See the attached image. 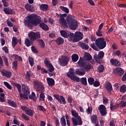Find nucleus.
<instances>
[{"label":"nucleus","instance_id":"obj_1","mask_svg":"<svg viewBox=\"0 0 126 126\" xmlns=\"http://www.w3.org/2000/svg\"><path fill=\"white\" fill-rule=\"evenodd\" d=\"M66 17V14H62L59 19V23L63 26L64 28H68V26L71 30H76L78 27V23L75 21V18L72 15H68L66 17V20L64 19ZM67 21V22H66Z\"/></svg>","mask_w":126,"mask_h":126},{"label":"nucleus","instance_id":"obj_2","mask_svg":"<svg viewBox=\"0 0 126 126\" xmlns=\"http://www.w3.org/2000/svg\"><path fill=\"white\" fill-rule=\"evenodd\" d=\"M60 33L64 38H67L69 36V40L70 42H73L74 43H76V42L83 39V34L80 32H76L74 34L72 32L62 30L60 31Z\"/></svg>","mask_w":126,"mask_h":126},{"label":"nucleus","instance_id":"obj_3","mask_svg":"<svg viewBox=\"0 0 126 126\" xmlns=\"http://www.w3.org/2000/svg\"><path fill=\"white\" fill-rule=\"evenodd\" d=\"M75 74H77V75L82 76L85 74V71L84 70H82L81 69H77L74 72V69L70 68L69 70V72L67 73L66 76L67 77H69L71 80L73 81H76V82H79L80 79L79 77H76Z\"/></svg>","mask_w":126,"mask_h":126},{"label":"nucleus","instance_id":"obj_4","mask_svg":"<svg viewBox=\"0 0 126 126\" xmlns=\"http://www.w3.org/2000/svg\"><path fill=\"white\" fill-rule=\"evenodd\" d=\"M28 20H25L24 23L26 26L28 27H32L33 25L37 26L41 23V19L35 14L30 15L28 16Z\"/></svg>","mask_w":126,"mask_h":126},{"label":"nucleus","instance_id":"obj_5","mask_svg":"<svg viewBox=\"0 0 126 126\" xmlns=\"http://www.w3.org/2000/svg\"><path fill=\"white\" fill-rule=\"evenodd\" d=\"M95 45L98 49H104L107 46V42L105 40V38L100 37L97 38L95 41Z\"/></svg>","mask_w":126,"mask_h":126},{"label":"nucleus","instance_id":"obj_6","mask_svg":"<svg viewBox=\"0 0 126 126\" xmlns=\"http://www.w3.org/2000/svg\"><path fill=\"white\" fill-rule=\"evenodd\" d=\"M28 36L29 39H30L31 41L32 42H34L35 40L41 38V34H40V32H31L28 34Z\"/></svg>","mask_w":126,"mask_h":126},{"label":"nucleus","instance_id":"obj_7","mask_svg":"<svg viewBox=\"0 0 126 126\" xmlns=\"http://www.w3.org/2000/svg\"><path fill=\"white\" fill-rule=\"evenodd\" d=\"M59 62L60 64L63 66H65L69 62V57L65 56H63L59 58Z\"/></svg>","mask_w":126,"mask_h":126},{"label":"nucleus","instance_id":"obj_8","mask_svg":"<svg viewBox=\"0 0 126 126\" xmlns=\"http://www.w3.org/2000/svg\"><path fill=\"white\" fill-rule=\"evenodd\" d=\"M33 87L34 89H36V91L39 92L44 91V86L38 81H34L33 82Z\"/></svg>","mask_w":126,"mask_h":126},{"label":"nucleus","instance_id":"obj_9","mask_svg":"<svg viewBox=\"0 0 126 126\" xmlns=\"http://www.w3.org/2000/svg\"><path fill=\"white\" fill-rule=\"evenodd\" d=\"M72 122L74 126H81L83 124L82 119L80 117L77 118H72Z\"/></svg>","mask_w":126,"mask_h":126},{"label":"nucleus","instance_id":"obj_10","mask_svg":"<svg viewBox=\"0 0 126 126\" xmlns=\"http://www.w3.org/2000/svg\"><path fill=\"white\" fill-rule=\"evenodd\" d=\"M113 72L116 75L122 76L125 73V70L121 67H116L113 70Z\"/></svg>","mask_w":126,"mask_h":126},{"label":"nucleus","instance_id":"obj_11","mask_svg":"<svg viewBox=\"0 0 126 126\" xmlns=\"http://www.w3.org/2000/svg\"><path fill=\"white\" fill-rule=\"evenodd\" d=\"M22 91L24 93V96H28L30 94V90L29 87L25 84L22 85Z\"/></svg>","mask_w":126,"mask_h":126},{"label":"nucleus","instance_id":"obj_12","mask_svg":"<svg viewBox=\"0 0 126 126\" xmlns=\"http://www.w3.org/2000/svg\"><path fill=\"white\" fill-rule=\"evenodd\" d=\"M54 96L61 104H65V99L63 96H60L59 94H54Z\"/></svg>","mask_w":126,"mask_h":126},{"label":"nucleus","instance_id":"obj_13","mask_svg":"<svg viewBox=\"0 0 126 126\" xmlns=\"http://www.w3.org/2000/svg\"><path fill=\"white\" fill-rule=\"evenodd\" d=\"M25 77L27 80H29V81H30V79H31V78H34V77H35V75L32 71L29 70L27 71Z\"/></svg>","mask_w":126,"mask_h":126},{"label":"nucleus","instance_id":"obj_14","mask_svg":"<svg viewBox=\"0 0 126 126\" xmlns=\"http://www.w3.org/2000/svg\"><path fill=\"white\" fill-rule=\"evenodd\" d=\"M101 116H105L107 114V109L104 105H100L98 108Z\"/></svg>","mask_w":126,"mask_h":126},{"label":"nucleus","instance_id":"obj_15","mask_svg":"<svg viewBox=\"0 0 126 126\" xmlns=\"http://www.w3.org/2000/svg\"><path fill=\"white\" fill-rule=\"evenodd\" d=\"M47 67H48V70L50 71V72L48 73L50 76H54L56 75V73L53 72L55 70V67H54V66H53L52 64H50V65H48Z\"/></svg>","mask_w":126,"mask_h":126},{"label":"nucleus","instance_id":"obj_16","mask_svg":"<svg viewBox=\"0 0 126 126\" xmlns=\"http://www.w3.org/2000/svg\"><path fill=\"white\" fill-rule=\"evenodd\" d=\"M1 73H2L3 76H5L7 78L11 77L12 73L10 71L8 70L2 69L1 71Z\"/></svg>","mask_w":126,"mask_h":126},{"label":"nucleus","instance_id":"obj_17","mask_svg":"<svg viewBox=\"0 0 126 126\" xmlns=\"http://www.w3.org/2000/svg\"><path fill=\"white\" fill-rule=\"evenodd\" d=\"M3 11L4 12H5L6 14H10L11 15L15 14V12L14 11V10L8 7L4 8Z\"/></svg>","mask_w":126,"mask_h":126},{"label":"nucleus","instance_id":"obj_18","mask_svg":"<svg viewBox=\"0 0 126 126\" xmlns=\"http://www.w3.org/2000/svg\"><path fill=\"white\" fill-rule=\"evenodd\" d=\"M14 86H16V87H17V88L18 89V91L20 95V97L22 98H24V97H25L24 95H23L22 94H21V85H20L17 83H14Z\"/></svg>","mask_w":126,"mask_h":126},{"label":"nucleus","instance_id":"obj_19","mask_svg":"<svg viewBox=\"0 0 126 126\" xmlns=\"http://www.w3.org/2000/svg\"><path fill=\"white\" fill-rule=\"evenodd\" d=\"M46 80L47 81V83L49 86L53 87L55 85V80H54L53 79H52L51 78H47L46 79Z\"/></svg>","mask_w":126,"mask_h":126},{"label":"nucleus","instance_id":"obj_20","mask_svg":"<svg viewBox=\"0 0 126 126\" xmlns=\"http://www.w3.org/2000/svg\"><path fill=\"white\" fill-rule=\"evenodd\" d=\"M78 46H79V47H81V48H82L84 50H88V49H89V46H88V45L85 43H83L82 42H78Z\"/></svg>","mask_w":126,"mask_h":126},{"label":"nucleus","instance_id":"obj_21","mask_svg":"<svg viewBox=\"0 0 126 126\" xmlns=\"http://www.w3.org/2000/svg\"><path fill=\"white\" fill-rule=\"evenodd\" d=\"M105 87L107 91L111 92L113 90V87L112 86V84L111 83L107 82L106 83Z\"/></svg>","mask_w":126,"mask_h":126},{"label":"nucleus","instance_id":"obj_22","mask_svg":"<svg viewBox=\"0 0 126 126\" xmlns=\"http://www.w3.org/2000/svg\"><path fill=\"white\" fill-rule=\"evenodd\" d=\"M110 63H111V64H113V65H115V66H119L120 64H121L119 61L114 59H111L110 60Z\"/></svg>","mask_w":126,"mask_h":126},{"label":"nucleus","instance_id":"obj_23","mask_svg":"<svg viewBox=\"0 0 126 126\" xmlns=\"http://www.w3.org/2000/svg\"><path fill=\"white\" fill-rule=\"evenodd\" d=\"M86 63L84 61V59L83 58L80 57L79 61L78 62V64L79 66H85Z\"/></svg>","mask_w":126,"mask_h":126},{"label":"nucleus","instance_id":"obj_24","mask_svg":"<svg viewBox=\"0 0 126 126\" xmlns=\"http://www.w3.org/2000/svg\"><path fill=\"white\" fill-rule=\"evenodd\" d=\"M25 8L27 10H29V11H32V12L35 11V9H34V7H33V6L29 4H27L25 5Z\"/></svg>","mask_w":126,"mask_h":126},{"label":"nucleus","instance_id":"obj_25","mask_svg":"<svg viewBox=\"0 0 126 126\" xmlns=\"http://www.w3.org/2000/svg\"><path fill=\"white\" fill-rule=\"evenodd\" d=\"M40 8L43 11H47V10H49V6L46 4H42L40 6Z\"/></svg>","mask_w":126,"mask_h":126},{"label":"nucleus","instance_id":"obj_26","mask_svg":"<svg viewBox=\"0 0 126 126\" xmlns=\"http://www.w3.org/2000/svg\"><path fill=\"white\" fill-rule=\"evenodd\" d=\"M84 60L86 61H91L92 60V56L89 53H85Z\"/></svg>","mask_w":126,"mask_h":126},{"label":"nucleus","instance_id":"obj_27","mask_svg":"<svg viewBox=\"0 0 126 126\" xmlns=\"http://www.w3.org/2000/svg\"><path fill=\"white\" fill-rule=\"evenodd\" d=\"M56 42L57 45H58L59 46H61V45L63 44L64 40H63V38L62 37H59L56 39Z\"/></svg>","mask_w":126,"mask_h":126},{"label":"nucleus","instance_id":"obj_28","mask_svg":"<svg viewBox=\"0 0 126 126\" xmlns=\"http://www.w3.org/2000/svg\"><path fill=\"white\" fill-rule=\"evenodd\" d=\"M17 43H18V39L15 37H13L12 39V46L13 48L17 45Z\"/></svg>","mask_w":126,"mask_h":126},{"label":"nucleus","instance_id":"obj_29","mask_svg":"<svg viewBox=\"0 0 126 126\" xmlns=\"http://www.w3.org/2000/svg\"><path fill=\"white\" fill-rule=\"evenodd\" d=\"M71 59L72 61L74 62V63H75L77 62V61H78V59H79V57H78V55H77V54H74L72 55Z\"/></svg>","mask_w":126,"mask_h":126},{"label":"nucleus","instance_id":"obj_30","mask_svg":"<svg viewBox=\"0 0 126 126\" xmlns=\"http://www.w3.org/2000/svg\"><path fill=\"white\" fill-rule=\"evenodd\" d=\"M97 116L94 115H92L91 116V120L92 123H93V124H97Z\"/></svg>","mask_w":126,"mask_h":126},{"label":"nucleus","instance_id":"obj_31","mask_svg":"<svg viewBox=\"0 0 126 126\" xmlns=\"http://www.w3.org/2000/svg\"><path fill=\"white\" fill-rule=\"evenodd\" d=\"M39 26L43 30H45L46 31H48V30H49V27L45 24L41 23L39 25Z\"/></svg>","mask_w":126,"mask_h":126},{"label":"nucleus","instance_id":"obj_32","mask_svg":"<svg viewBox=\"0 0 126 126\" xmlns=\"http://www.w3.org/2000/svg\"><path fill=\"white\" fill-rule=\"evenodd\" d=\"M94 59L96 63H101V60H102V59L100 58V57L97 54L94 55Z\"/></svg>","mask_w":126,"mask_h":126},{"label":"nucleus","instance_id":"obj_33","mask_svg":"<svg viewBox=\"0 0 126 126\" xmlns=\"http://www.w3.org/2000/svg\"><path fill=\"white\" fill-rule=\"evenodd\" d=\"M26 114L30 116V117H32L34 115V111L32 110V109H28L26 111Z\"/></svg>","mask_w":126,"mask_h":126},{"label":"nucleus","instance_id":"obj_34","mask_svg":"<svg viewBox=\"0 0 126 126\" xmlns=\"http://www.w3.org/2000/svg\"><path fill=\"white\" fill-rule=\"evenodd\" d=\"M80 82L83 85L86 86L87 85V79L86 77H83L80 79Z\"/></svg>","mask_w":126,"mask_h":126},{"label":"nucleus","instance_id":"obj_35","mask_svg":"<svg viewBox=\"0 0 126 126\" xmlns=\"http://www.w3.org/2000/svg\"><path fill=\"white\" fill-rule=\"evenodd\" d=\"M83 67H84V69L85 70H90V69L92 68V65L88 63H86L85 66H84Z\"/></svg>","mask_w":126,"mask_h":126},{"label":"nucleus","instance_id":"obj_36","mask_svg":"<svg viewBox=\"0 0 126 126\" xmlns=\"http://www.w3.org/2000/svg\"><path fill=\"white\" fill-rule=\"evenodd\" d=\"M71 114H72V115L73 116V117H74V118H75V119H76V118L80 117L79 115H78V113H77L76 112V111H75V110H72Z\"/></svg>","mask_w":126,"mask_h":126},{"label":"nucleus","instance_id":"obj_37","mask_svg":"<svg viewBox=\"0 0 126 126\" xmlns=\"http://www.w3.org/2000/svg\"><path fill=\"white\" fill-rule=\"evenodd\" d=\"M25 44L27 46V47H30V46H32L33 45V43L31 42L30 40L29 39L27 38L25 41Z\"/></svg>","mask_w":126,"mask_h":126},{"label":"nucleus","instance_id":"obj_38","mask_svg":"<svg viewBox=\"0 0 126 126\" xmlns=\"http://www.w3.org/2000/svg\"><path fill=\"white\" fill-rule=\"evenodd\" d=\"M60 9H61V10H63V11H64V12H65V13H68V12H69V9H68V8L61 6L60 7Z\"/></svg>","mask_w":126,"mask_h":126},{"label":"nucleus","instance_id":"obj_39","mask_svg":"<svg viewBox=\"0 0 126 126\" xmlns=\"http://www.w3.org/2000/svg\"><path fill=\"white\" fill-rule=\"evenodd\" d=\"M29 62L30 65L33 66L34 65V58L29 57Z\"/></svg>","mask_w":126,"mask_h":126},{"label":"nucleus","instance_id":"obj_40","mask_svg":"<svg viewBox=\"0 0 126 126\" xmlns=\"http://www.w3.org/2000/svg\"><path fill=\"white\" fill-rule=\"evenodd\" d=\"M39 44L42 49H44L45 48V42H44L43 40L39 39L38 40Z\"/></svg>","mask_w":126,"mask_h":126},{"label":"nucleus","instance_id":"obj_41","mask_svg":"<svg viewBox=\"0 0 126 126\" xmlns=\"http://www.w3.org/2000/svg\"><path fill=\"white\" fill-rule=\"evenodd\" d=\"M60 122L62 126H66V122L65 121V119H64V118L63 117L61 118Z\"/></svg>","mask_w":126,"mask_h":126},{"label":"nucleus","instance_id":"obj_42","mask_svg":"<svg viewBox=\"0 0 126 126\" xmlns=\"http://www.w3.org/2000/svg\"><path fill=\"white\" fill-rule=\"evenodd\" d=\"M13 59H15L16 61H22V58L20 56H18L15 54L12 55Z\"/></svg>","mask_w":126,"mask_h":126},{"label":"nucleus","instance_id":"obj_43","mask_svg":"<svg viewBox=\"0 0 126 126\" xmlns=\"http://www.w3.org/2000/svg\"><path fill=\"white\" fill-rule=\"evenodd\" d=\"M119 106L120 107H126V101H125V100H124V98H122V100L119 103Z\"/></svg>","mask_w":126,"mask_h":126},{"label":"nucleus","instance_id":"obj_44","mask_svg":"<svg viewBox=\"0 0 126 126\" xmlns=\"http://www.w3.org/2000/svg\"><path fill=\"white\" fill-rule=\"evenodd\" d=\"M120 91V92H122V93H124V92H126V85H123L121 86Z\"/></svg>","mask_w":126,"mask_h":126},{"label":"nucleus","instance_id":"obj_45","mask_svg":"<svg viewBox=\"0 0 126 126\" xmlns=\"http://www.w3.org/2000/svg\"><path fill=\"white\" fill-rule=\"evenodd\" d=\"M8 103L9 104V105H10V106H11L12 107H17V106L16 105V103L12 100H8Z\"/></svg>","mask_w":126,"mask_h":126},{"label":"nucleus","instance_id":"obj_46","mask_svg":"<svg viewBox=\"0 0 126 126\" xmlns=\"http://www.w3.org/2000/svg\"><path fill=\"white\" fill-rule=\"evenodd\" d=\"M88 81L90 85H92L94 83V78H93V77H90L88 78Z\"/></svg>","mask_w":126,"mask_h":126},{"label":"nucleus","instance_id":"obj_47","mask_svg":"<svg viewBox=\"0 0 126 126\" xmlns=\"http://www.w3.org/2000/svg\"><path fill=\"white\" fill-rule=\"evenodd\" d=\"M104 65H100L97 68V71H98V72H103V71H104Z\"/></svg>","mask_w":126,"mask_h":126},{"label":"nucleus","instance_id":"obj_48","mask_svg":"<svg viewBox=\"0 0 126 126\" xmlns=\"http://www.w3.org/2000/svg\"><path fill=\"white\" fill-rule=\"evenodd\" d=\"M29 98L31 100H36V94L34 92H32V95H29Z\"/></svg>","mask_w":126,"mask_h":126},{"label":"nucleus","instance_id":"obj_49","mask_svg":"<svg viewBox=\"0 0 126 126\" xmlns=\"http://www.w3.org/2000/svg\"><path fill=\"white\" fill-rule=\"evenodd\" d=\"M96 35L98 37H102L103 36V32L100 30H97V31L96 32Z\"/></svg>","mask_w":126,"mask_h":126},{"label":"nucleus","instance_id":"obj_50","mask_svg":"<svg viewBox=\"0 0 126 126\" xmlns=\"http://www.w3.org/2000/svg\"><path fill=\"white\" fill-rule=\"evenodd\" d=\"M119 106H120L119 104H117L115 105H113L111 106V107H110V110L111 111H114V110H116L117 109H118V108H119Z\"/></svg>","mask_w":126,"mask_h":126},{"label":"nucleus","instance_id":"obj_51","mask_svg":"<svg viewBox=\"0 0 126 126\" xmlns=\"http://www.w3.org/2000/svg\"><path fill=\"white\" fill-rule=\"evenodd\" d=\"M22 118L24 119V120H26V121H29V120H30V117L25 115V114H22Z\"/></svg>","mask_w":126,"mask_h":126},{"label":"nucleus","instance_id":"obj_52","mask_svg":"<svg viewBox=\"0 0 126 126\" xmlns=\"http://www.w3.org/2000/svg\"><path fill=\"white\" fill-rule=\"evenodd\" d=\"M4 84L5 86H6L7 88H8V89H10V90H11V89H12V87H11V86L9 85V84H8L7 82H4Z\"/></svg>","mask_w":126,"mask_h":126},{"label":"nucleus","instance_id":"obj_53","mask_svg":"<svg viewBox=\"0 0 126 126\" xmlns=\"http://www.w3.org/2000/svg\"><path fill=\"white\" fill-rule=\"evenodd\" d=\"M44 63L46 67L49 66V65L52 64L51 63H50V61H49V60L45 59L44 60Z\"/></svg>","mask_w":126,"mask_h":126},{"label":"nucleus","instance_id":"obj_54","mask_svg":"<svg viewBox=\"0 0 126 126\" xmlns=\"http://www.w3.org/2000/svg\"><path fill=\"white\" fill-rule=\"evenodd\" d=\"M6 23L9 27H13V23H12L9 19L7 20Z\"/></svg>","mask_w":126,"mask_h":126},{"label":"nucleus","instance_id":"obj_55","mask_svg":"<svg viewBox=\"0 0 126 126\" xmlns=\"http://www.w3.org/2000/svg\"><path fill=\"white\" fill-rule=\"evenodd\" d=\"M105 54L104 53V52L103 51H100L98 53V54L97 56H98V57L100 58V59H102L103 58H104V56Z\"/></svg>","mask_w":126,"mask_h":126},{"label":"nucleus","instance_id":"obj_56","mask_svg":"<svg viewBox=\"0 0 126 126\" xmlns=\"http://www.w3.org/2000/svg\"><path fill=\"white\" fill-rule=\"evenodd\" d=\"M0 100L1 102H5V100H4V94H0Z\"/></svg>","mask_w":126,"mask_h":126},{"label":"nucleus","instance_id":"obj_57","mask_svg":"<svg viewBox=\"0 0 126 126\" xmlns=\"http://www.w3.org/2000/svg\"><path fill=\"white\" fill-rule=\"evenodd\" d=\"M2 50L3 52H4L6 54H8V48L6 46H4L3 48H2Z\"/></svg>","mask_w":126,"mask_h":126},{"label":"nucleus","instance_id":"obj_58","mask_svg":"<svg viewBox=\"0 0 126 126\" xmlns=\"http://www.w3.org/2000/svg\"><path fill=\"white\" fill-rule=\"evenodd\" d=\"M13 124L14 125H16L17 126H19V121H18L17 118H14L13 119Z\"/></svg>","mask_w":126,"mask_h":126},{"label":"nucleus","instance_id":"obj_59","mask_svg":"<svg viewBox=\"0 0 126 126\" xmlns=\"http://www.w3.org/2000/svg\"><path fill=\"white\" fill-rule=\"evenodd\" d=\"M55 120V123L56 126H60V121H59V119L58 118L55 117L54 118Z\"/></svg>","mask_w":126,"mask_h":126},{"label":"nucleus","instance_id":"obj_60","mask_svg":"<svg viewBox=\"0 0 126 126\" xmlns=\"http://www.w3.org/2000/svg\"><path fill=\"white\" fill-rule=\"evenodd\" d=\"M38 109L39 111H42L43 112H46V109L42 105H38Z\"/></svg>","mask_w":126,"mask_h":126},{"label":"nucleus","instance_id":"obj_61","mask_svg":"<svg viewBox=\"0 0 126 126\" xmlns=\"http://www.w3.org/2000/svg\"><path fill=\"white\" fill-rule=\"evenodd\" d=\"M13 68L16 69L17 68V61H14L13 63Z\"/></svg>","mask_w":126,"mask_h":126},{"label":"nucleus","instance_id":"obj_62","mask_svg":"<svg viewBox=\"0 0 126 126\" xmlns=\"http://www.w3.org/2000/svg\"><path fill=\"white\" fill-rule=\"evenodd\" d=\"M32 51L33 52V53H34L35 54L38 53V50H37V49H36V47H35V46H32Z\"/></svg>","mask_w":126,"mask_h":126},{"label":"nucleus","instance_id":"obj_63","mask_svg":"<svg viewBox=\"0 0 126 126\" xmlns=\"http://www.w3.org/2000/svg\"><path fill=\"white\" fill-rule=\"evenodd\" d=\"M3 60H4V62L5 63V65H6V66H8L9 64H8V60H7V58L4 57Z\"/></svg>","mask_w":126,"mask_h":126},{"label":"nucleus","instance_id":"obj_64","mask_svg":"<svg viewBox=\"0 0 126 126\" xmlns=\"http://www.w3.org/2000/svg\"><path fill=\"white\" fill-rule=\"evenodd\" d=\"M103 104H107L108 102H109V100L106 97H103Z\"/></svg>","mask_w":126,"mask_h":126}]
</instances>
